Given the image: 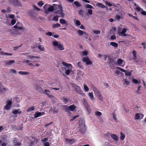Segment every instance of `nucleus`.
I'll return each instance as SVG.
<instances>
[{"label": "nucleus", "mask_w": 146, "mask_h": 146, "mask_svg": "<svg viewBox=\"0 0 146 146\" xmlns=\"http://www.w3.org/2000/svg\"><path fill=\"white\" fill-rule=\"evenodd\" d=\"M96 94L97 96L98 97V98L100 101H102L103 100V97L102 96L101 92H99V93L97 94Z\"/></svg>", "instance_id": "obj_19"}, {"label": "nucleus", "mask_w": 146, "mask_h": 146, "mask_svg": "<svg viewBox=\"0 0 146 146\" xmlns=\"http://www.w3.org/2000/svg\"><path fill=\"white\" fill-rule=\"evenodd\" d=\"M12 113L14 115V116L16 117L17 116L16 115L17 114H19L22 113V111L20 110V109H18L17 110H13Z\"/></svg>", "instance_id": "obj_7"}, {"label": "nucleus", "mask_w": 146, "mask_h": 146, "mask_svg": "<svg viewBox=\"0 0 146 146\" xmlns=\"http://www.w3.org/2000/svg\"><path fill=\"white\" fill-rule=\"evenodd\" d=\"M23 26V25L22 23L19 22H17L15 25L13 27L19 30H23L25 29V28Z\"/></svg>", "instance_id": "obj_5"}, {"label": "nucleus", "mask_w": 146, "mask_h": 146, "mask_svg": "<svg viewBox=\"0 0 146 146\" xmlns=\"http://www.w3.org/2000/svg\"><path fill=\"white\" fill-rule=\"evenodd\" d=\"M143 117V115L142 114H139V113H137L135 115V119L138 120L140 118L141 119H142Z\"/></svg>", "instance_id": "obj_12"}, {"label": "nucleus", "mask_w": 146, "mask_h": 146, "mask_svg": "<svg viewBox=\"0 0 146 146\" xmlns=\"http://www.w3.org/2000/svg\"><path fill=\"white\" fill-rule=\"evenodd\" d=\"M49 143L48 142H45L44 143V146H49Z\"/></svg>", "instance_id": "obj_62"}, {"label": "nucleus", "mask_w": 146, "mask_h": 146, "mask_svg": "<svg viewBox=\"0 0 146 146\" xmlns=\"http://www.w3.org/2000/svg\"><path fill=\"white\" fill-rule=\"evenodd\" d=\"M79 116L78 115H77L75 116H73L72 119H71L70 120V122H72L75 119L79 117Z\"/></svg>", "instance_id": "obj_49"}, {"label": "nucleus", "mask_w": 146, "mask_h": 146, "mask_svg": "<svg viewBox=\"0 0 146 146\" xmlns=\"http://www.w3.org/2000/svg\"><path fill=\"white\" fill-rule=\"evenodd\" d=\"M60 25L58 23L54 24L52 25V27L53 28H57L60 27Z\"/></svg>", "instance_id": "obj_37"}, {"label": "nucleus", "mask_w": 146, "mask_h": 146, "mask_svg": "<svg viewBox=\"0 0 146 146\" xmlns=\"http://www.w3.org/2000/svg\"><path fill=\"white\" fill-rule=\"evenodd\" d=\"M69 99V98H68L65 97H62V101L65 104H66L68 103V100Z\"/></svg>", "instance_id": "obj_24"}, {"label": "nucleus", "mask_w": 146, "mask_h": 146, "mask_svg": "<svg viewBox=\"0 0 146 146\" xmlns=\"http://www.w3.org/2000/svg\"><path fill=\"white\" fill-rule=\"evenodd\" d=\"M44 112H36L35 114V118L39 117L42 115H44L45 114Z\"/></svg>", "instance_id": "obj_10"}, {"label": "nucleus", "mask_w": 146, "mask_h": 146, "mask_svg": "<svg viewBox=\"0 0 146 146\" xmlns=\"http://www.w3.org/2000/svg\"><path fill=\"white\" fill-rule=\"evenodd\" d=\"M142 45L143 46V48L145 49H146V43L145 42H142L141 43Z\"/></svg>", "instance_id": "obj_64"}, {"label": "nucleus", "mask_w": 146, "mask_h": 146, "mask_svg": "<svg viewBox=\"0 0 146 146\" xmlns=\"http://www.w3.org/2000/svg\"><path fill=\"white\" fill-rule=\"evenodd\" d=\"M55 7H53L52 5H50L48 9V10L50 12H52L53 10L56 11Z\"/></svg>", "instance_id": "obj_22"}, {"label": "nucleus", "mask_w": 146, "mask_h": 146, "mask_svg": "<svg viewBox=\"0 0 146 146\" xmlns=\"http://www.w3.org/2000/svg\"><path fill=\"white\" fill-rule=\"evenodd\" d=\"M14 145L15 146H20L21 145V143L17 141L14 142Z\"/></svg>", "instance_id": "obj_41"}, {"label": "nucleus", "mask_w": 146, "mask_h": 146, "mask_svg": "<svg viewBox=\"0 0 146 146\" xmlns=\"http://www.w3.org/2000/svg\"><path fill=\"white\" fill-rule=\"evenodd\" d=\"M28 59H39L40 57L38 56H34L31 55H28L27 56Z\"/></svg>", "instance_id": "obj_14"}, {"label": "nucleus", "mask_w": 146, "mask_h": 146, "mask_svg": "<svg viewBox=\"0 0 146 146\" xmlns=\"http://www.w3.org/2000/svg\"><path fill=\"white\" fill-rule=\"evenodd\" d=\"M75 24L77 26H80L81 25V23L79 21L77 20Z\"/></svg>", "instance_id": "obj_54"}, {"label": "nucleus", "mask_w": 146, "mask_h": 146, "mask_svg": "<svg viewBox=\"0 0 146 146\" xmlns=\"http://www.w3.org/2000/svg\"><path fill=\"white\" fill-rule=\"evenodd\" d=\"M18 73L19 74L23 75H29L30 74V73L27 72L20 71H19Z\"/></svg>", "instance_id": "obj_25"}, {"label": "nucleus", "mask_w": 146, "mask_h": 146, "mask_svg": "<svg viewBox=\"0 0 146 146\" xmlns=\"http://www.w3.org/2000/svg\"><path fill=\"white\" fill-rule=\"evenodd\" d=\"M88 13L90 15H91L92 14V10L91 9H88L87 10Z\"/></svg>", "instance_id": "obj_48"}, {"label": "nucleus", "mask_w": 146, "mask_h": 146, "mask_svg": "<svg viewBox=\"0 0 146 146\" xmlns=\"http://www.w3.org/2000/svg\"><path fill=\"white\" fill-rule=\"evenodd\" d=\"M82 54L83 56H86L88 54V52L87 51L85 50L82 52Z\"/></svg>", "instance_id": "obj_58"}, {"label": "nucleus", "mask_w": 146, "mask_h": 146, "mask_svg": "<svg viewBox=\"0 0 146 146\" xmlns=\"http://www.w3.org/2000/svg\"><path fill=\"white\" fill-rule=\"evenodd\" d=\"M62 64L65 66L64 69H69L71 70L72 68V65L70 64L64 62H62Z\"/></svg>", "instance_id": "obj_8"}, {"label": "nucleus", "mask_w": 146, "mask_h": 146, "mask_svg": "<svg viewBox=\"0 0 146 146\" xmlns=\"http://www.w3.org/2000/svg\"><path fill=\"white\" fill-rule=\"evenodd\" d=\"M65 142L68 143L72 144L75 142V140L74 139H69L68 138H66L65 139Z\"/></svg>", "instance_id": "obj_11"}, {"label": "nucleus", "mask_w": 146, "mask_h": 146, "mask_svg": "<svg viewBox=\"0 0 146 146\" xmlns=\"http://www.w3.org/2000/svg\"><path fill=\"white\" fill-rule=\"evenodd\" d=\"M125 74L126 76H130L131 75V72L130 71L125 72Z\"/></svg>", "instance_id": "obj_45"}, {"label": "nucleus", "mask_w": 146, "mask_h": 146, "mask_svg": "<svg viewBox=\"0 0 146 146\" xmlns=\"http://www.w3.org/2000/svg\"><path fill=\"white\" fill-rule=\"evenodd\" d=\"M84 90L85 92H87L89 90V88L85 84H84Z\"/></svg>", "instance_id": "obj_36"}, {"label": "nucleus", "mask_w": 146, "mask_h": 146, "mask_svg": "<svg viewBox=\"0 0 146 146\" xmlns=\"http://www.w3.org/2000/svg\"><path fill=\"white\" fill-rule=\"evenodd\" d=\"M0 54L1 55H7L9 56H12V54L11 53L4 52L2 51L0 52Z\"/></svg>", "instance_id": "obj_26"}, {"label": "nucleus", "mask_w": 146, "mask_h": 146, "mask_svg": "<svg viewBox=\"0 0 146 146\" xmlns=\"http://www.w3.org/2000/svg\"><path fill=\"white\" fill-rule=\"evenodd\" d=\"M123 80L124 81V84H125L127 85H128L129 84V82L128 81L127 79H125Z\"/></svg>", "instance_id": "obj_47"}, {"label": "nucleus", "mask_w": 146, "mask_h": 146, "mask_svg": "<svg viewBox=\"0 0 146 146\" xmlns=\"http://www.w3.org/2000/svg\"><path fill=\"white\" fill-rule=\"evenodd\" d=\"M115 18L118 20L119 21L121 19V16L117 14L115 16Z\"/></svg>", "instance_id": "obj_52"}, {"label": "nucleus", "mask_w": 146, "mask_h": 146, "mask_svg": "<svg viewBox=\"0 0 146 146\" xmlns=\"http://www.w3.org/2000/svg\"><path fill=\"white\" fill-rule=\"evenodd\" d=\"M77 65L79 67V68L81 69H83L84 68L82 65V63L81 62L79 61L77 63Z\"/></svg>", "instance_id": "obj_31"}, {"label": "nucleus", "mask_w": 146, "mask_h": 146, "mask_svg": "<svg viewBox=\"0 0 146 146\" xmlns=\"http://www.w3.org/2000/svg\"><path fill=\"white\" fill-rule=\"evenodd\" d=\"M76 86V90H78L77 91L79 92L80 94L83 95V96L84 95H85V94L83 92V91L80 89V87L77 86Z\"/></svg>", "instance_id": "obj_15"}, {"label": "nucleus", "mask_w": 146, "mask_h": 146, "mask_svg": "<svg viewBox=\"0 0 146 146\" xmlns=\"http://www.w3.org/2000/svg\"><path fill=\"white\" fill-rule=\"evenodd\" d=\"M52 111L53 112V113H58V109H56V107H54Z\"/></svg>", "instance_id": "obj_40"}, {"label": "nucleus", "mask_w": 146, "mask_h": 146, "mask_svg": "<svg viewBox=\"0 0 146 146\" xmlns=\"http://www.w3.org/2000/svg\"><path fill=\"white\" fill-rule=\"evenodd\" d=\"M116 68L118 70H120L121 71V72H126V71L124 69H123L119 67H117Z\"/></svg>", "instance_id": "obj_50"}, {"label": "nucleus", "mask_w": 146, "mask_h": 146, "mask_svg": "<svg viewBox=\"0 0 146 146\" xmlns=\"http://www.w3.org/2000/svg\"><path fill=\"white\" fill-rule=\"evenodd\" d=\"M86 128L85 125H84L83 127L80 128L79 130V131L82 134H84L85 133L86 131Z\"/></svg>", "instance_id": "obj_13"}, {"label": "nucleus", "mask_w": 146, "mask_h": 146, "mask_svg": "<svg viewBox=\"0 0 146 146\" xmlns=\"http://www.w3.org/2000/svg\"><path fill=\"white\" fill-rule=\"evenodd\" d=\"M95 115L97 116H100L102 114L101 112L96 111L94 112Z\"/></svg>", "instance_id": "obj_33"}, {"label": "nucleus", "mask_w": 146, "mask_h": 146, "mask_svg": "<svg viewBox=\"0 0 146 146\" xmlns=\"http://www.w3.org/2000/svg\"><path fill=\"white\" fill-rule=\"evenodd\" d=\"M111 137L115 140L117 141L118 140V137L116 135L111 134Z\"/></svg>", "instance_id": "obj_20"}, {"label": "nucleus", "mask_w": 146, "mask_h": 146, "mask_svg": "<svg viewBox=\"0 0 146 146\" xmlns=\"http://www.w3.org/2000/svg\"><path fill=\"white\" fill-rule=\"evenodd\" d=\"M38 49L41 51H44L45 50V48L41 45H39L38 46Z\"/></svg>", "instance_id": "obj_35"}, {"label": "nucleus", "mask_w": 146, "mask_h": 146, "mask_svg": "<svg viewBox=\"0 0 146 146\" xmlns=\"http://www.w3.org/2000/svg\"><path fill=\"white\" fill-rule=\"evenodd\" d=\"M123 62V60L119 58L117 60V65H120L122 64Z\"/></svg>", "instance_id": "obj_34"}, {"label": "nucleus", "mask_w": 146, "mask_h": 146, "mask_svg": "<svg viewBox=\"0 0 146 146\" xmlns=\"http://www.w3.org/2000/svg\"><path fill=\"white\" fill-rule=\"evenodd\" d=\"M37 90H38L39 92L40 93H43V94L46 95L47 96H48V97H49L50 98H52V97H53V96L49 94L47 92H48L49 93H50V91L49 90H43L42 88L40 87V86H38L37 88Z\"/></svg>", "instance_id": "obj_3"}, {"label": "nucleus", "mask_w": 146, "mask_h": 146, "mask_svg": "<svg viewBox=\"0 0 146 146\" xmlns=\"http://www.w3.org/2000/svg\"><path fill=\"white\" fill-rule=\"evenodd\" d=\"M35 109V108L34 106H31L28 109L27 111L28 112H29L34 110Z\"/></svg>", "instance_id": "obj_39"}, {"label": "nucleus", "mask_w": 146, "mask_h": 146, "mask_svg": "<svg viewBox=\"0 0 146 146\" xmlns=\"http://www.w3.org/2000/svg\"><path fill=\"white\" fill-rule=\"evenodd\" d=\"M82 61L83 62L86 63V65H92V63L91 61L90 60L88 57H83Z\"/></svg>", "instance_id": "obj_6"}, {"label": "nucleus", "mask_w": 146, "mask_h": 146, "mask_svg": "<svg viewBox=\"0 0 146 146\" xmlns=\"http://www.w3.org/2000/svg\"><path fill=\"white\" fill-rule=\"evenodd\" d=\"M102 56L104 57V59L105 61H106V60L107 58L108 57V55H102Z\"/></svg>", "instance_id": "obj_63"}, {"label": "nucleus", "mask_w": 146, "mask_h": 146, "mask_svg": "<svg viewBox=\"0 0 146 146\" xmlns=\"http://www.w3.org/2000/svg\"><path fill=\"white\" fill-rule=\"evenodd\" d=\"M74 3L75 5L77 7H80L82 6V5L78 1H75Z\"/></svg>", "instance_id": "obj_38"}, {"label": "nucleus", "mask_w": 146, "mask_h": 146, "mask_svg": "<svg viewBox=\"0 0 146 146\" xmlns=\"http://www.w3.org/2000/svg\"><path fill=\"white\" fill-rule=\"evenodd\" d=\"M141 12V13L143 15H146V11L143 10L142 11H138Z\"/></svg>", "instance_id": "obj_51"}, {"label": "nucleus", "mask_w": 146, "mask_h": 146, "mask_svg": "<svg viewBox=\"0 0 146 146\" xmlns=\"http://www.w3.org/2000/svg\"><path fill=\"white\" fill-rule=\"evenodd\" d=\"M133 53L134 56L133 59L135 60L137 58L136 51L135 50H134L133 51Z\"/></svg>", "instance_id": "obj_30"}, {"label": "nucleus", "mask_w": 146, "mask_h": 146, "mask_svg": "<svg viewBox=\"0 0 146 146\" xmlns=\"http://www.w3.org/2000/svg\"><path fill=\"white\" fill-rule=\"evenodd\" d=\"M11 107V106H9L7 104L5 107V108L6 110H9L10 109Z\"/></svg>", "instance_id": "obj_61"}, {"label": "nucleus", "mask_w": 146, "mask_h": 146, "mask_svg": "<svg viewBox=\"0 0 146 146\" xmlns=\"http://www.w3.org/2000/svg\"><path fill=\"white\" fill-rule=\"evenodd\" d=\"M60 23L62 24L66 25H68V23H66V21L63 19H60L59 20Z\"/></svg>", "instance_id": "obj_18"}, {"label": "nucleus", "mask_w": 146, "mask_h": 146, "mask_svg": "<svg viewBox=\"0 0 146 146\" xmlns=\"http://www.w3.org/2000/svg\"><path fill=\"white\" fill-rule=\"evenodd\" d=\"M125 137V135L124 134H123V132H120V138L121 141L123 140L124 139Z\"/></svg>", "instance_id": "obj_27"}, {"label": "nucleus", "mask_w": 146, "mask_h": 146, "mask_svg": "<svg viewBox=\"0 0 146 146\" xmlns=\"http://www.w3.org/2000/svg\"><path fill=\"white\" fill-rule=\"evenodd\" d=\"M38 5L40 6H42L43 5L42 1H40L38 3Z\"/></svg>", "instance_id": "obj_59"}, {"label": "nucleus", "mask_w": 146, "mask_h": 146, "mask_svg": "<svg viewBox=\"0 0 146 146\" xmlns=\"http://www.w3.org/2000/svg\"><path fill=\"white\" fill-rule=\"evenodd\" d=\"M96 6L99 7H101L102 8H104L106 7V6L104 5L103 4L100 3H98L96 4Z\"/></svg>", "instance_id": "obj_17"}, {"label": "nucleus", "mask_w": 146, "mask_h": 146, "mask_svg": "<svg viewBox=\"0 0 146 146\" xmlns=\"http://www.w3.org/2000/svg\"><path fill=\"white\" fill-rule=\"evenodd\" d=\"M5 63L9 65H11L13 63L15 62V60H6L5 61Z\"/></svg>", "instance_id": "obj_16"}, {"label": "nucleus", "mask_w": 146, "mask_h": 146, "mask_svg": "<svg viewBox=\"0 0 146 146\" xmlns=\"http://www.w3.org/2000/svg\"><path fill=\"white\" fill-rule=\"evenodd\" d=\"M77 33L78 34V35H83L84 33L85 34V32H84L82 30L79 29L77 31Z\"/></svg>", "instance_id": "obj_32"}, {"label": "nucleus", "mask_w": 146, "mask_h": 146, "mask_svg": "<svg viewBox=\"0 0 146 146\" xmlns=\"http://www.w3.org/2000/svg\"><path fill=\"white\" fill-rule=\"evenodd\" d=\"M127 30V29L126 28H123L122 31L120 33H125L126 32Z\"/></svg>", "instance_id": "obj_55"}, {"label": "nucleus", "mask_w": 146, "mask_h": 146, "mask_svg": "<svg viewBox=\"0 0 146 146\" xmlns=\"http://www.w3.org/2000/svg\"><path fill=\"white\" fill-rule=\"evenodd\" d=\"M85 7L87 8H90L91 9H93V6H92L91 5L88 4H86V5Z\"/></svg>", "instance_id": "obj_44"}, {"label": "nucleus", "mask_w": 146, "mask_h": 146, "mask_svg": "<svg viewBox=\"0 0 146 146\" xmlns=\"http://www.w3.org/2000/svg\"><path fill=\"white\" fill-rule=\"evenodd\" d=\"M93 32L94 33L96 34H99L100 33V31L99 30H94Z\"/></svg>", "instance_id": "obj_53"}, {"label": "nucleus", "mask_w": 146, "mask_h": 146, "mask_svg": "<svg viewBox=\"0 0 146 146\" xmlns=\"http://www.w3.org/2000/svg\"><path fill=\"white\" fill-rule=\"evenodd\" d=\"M12 2L13 5L15 6H22L21 3L18 0H13Z\"/></svg>", "instance_id": "obj_9"}, {"label": "nucleus", "mask_w": 146, "mask_h": 146, "mask_svg": "<svg viewBox=\"0 0 146 146\" xmlns=\"http://www.w3.org/2000/svg\"><path fill=\"white\" fill-rule=\"evenodd\" d=\"M134 6H136V7L135 8L136 10L137 11H142L143 9L140 7L139 6L137 5L135 3H134Z\"/></svg>", "instance_id": "obj_23"}, {"label": "nucleus", "mask_w": 146, "mask_h": 146, "mask_svg": "<svg viewBox=\"0 0 146 146\" xmlns=\"http://www.w3.org/2000/svg\"><path fill=\"white\" fill-rule=\"evenodd\" d=\"M63 109L65 111L68 113H69L70 111H75V109L76 108V106L74 105L73 104L70 106H69L65 105H64L62 106Z\"/></svg>", "instance_id": "obj_2"}, {"label": "nucleus", "mask_w": 146, "mask_h": 146, "mask_svg": "<svg viewBox=\"0 0 146 146\" xmlns=\"http://www.w3.org/2000/svg\"><path fill=\"white\" fill-rule=\"evenodd\" d=\"M53 19L54 20L56 21H58V15H56L55 16H54Z\"/></svg>", "instance_id": "obj_57"}, {"label": "nucleus", "mask_w": 146, "mask_h": 146, "mask_svg": "<svg viewBox=\"0 0 146 146\" xmlns=\"http://www.w3.org/2000/svg\"><path fill=\"white\" fill-rule=\"evenodd\" d=\"M84 12L82 10H80L78 11L79 14L80 15H83Z\"/></svg>", "instance_id": "obj_56"}, {"label": "nucleus", "mask_w": 146, "mask_h": 146, "mask_svg": "<svg viewBox=\"0 0 146 146\" xmlns=\"http://www.w3.org/2000/svg\"><path fill=\"white\" fill-rule=\"evenodd\" d=\"M132 81L133 83L135 84H137L138 82V80L135 79H133Z\"/></svg>", "instance_id": "obj_60"}, {"label": "nucleus", "mask_w": 146, "mask_h": 146, "mask_svg": "<svg viewBox=\"0 0 146 146\" xmlns=\"http://www.w3.org/2000/svg\"><path fill=\"white\" fill-rule=\"evenodd\" d=\"M93 90L96 94H97L99 93V92H100L99 90L96 88H94L93 89Z\"/></svg>", "instance_id": "obj_43"}, {"label": "nucleus", "mask_w": 146, "mask_h": 146, "mask_svg": "<svg viewBox=\"0 0 146 146\" xmlns=\"http://www.w3.org/2000/svg\"><path fill=\"white\" fill-rule=\"evenodd\" d=\"M53 45L55 46H57L58 49L60 50H63L64 49L62 44H59L58 42L54 41L52 42Z\"/></svg>", "instance_id": "obj_4"}, {"label": "nucleus", "mask_w": 146, "mask_h": 146, "mask_svg": "<svg viewBox=\"0 0 146 146\" xmlns=\"http://www.w3.org/2000/svg\"><path fill=\"white\" fill-rule=\"evenodd\" d=\"M93 90L96 94H97L99 93V92H100L99 90L96 88H94L93 89Z\"/></svg>", "instance_id": "obj_42"}, {"label": "nucleus", "mask_w": 146, "mask_h": 146, "mask_svg": "<svg viewBox=\"0 0 146 146\" xmlns=\"http://www.w3.org/2000/svg\"><path fill=\"white\" fill-rule=\"evenodd\" d=\"M88 96L92 100H93L95 98L94 97V95L92 93H89L88 94Z\"/></svg>", "instance_id": "obj_28"}, {"label": "nucleus", "mask_w": 146, "mask_h": 146, "mask_svg": "<svg viewBox=\"0 0 146 146\" xmlns=\"http://www.w3.org/2000/svg\"><path fill=\"white\" fill-rule=\"evenodd\" d=\"M110 44L115 48H117L118 46V44L117 43L114 42H110Z\"/></svg>", "instance_id": "obj_21"}, {"label": "nucleus", "mask_w": 146, "mask_h": 146, "mask_svg": "<svg viewBox=\"0 0 146 146\" xmlns=\"http://www.w3.org/2000/svg\"><path fill=\"white\" fill-rule=\"evenodd\" d=\"M53 5L55 6L56 8V11H55V13L60 15L62 17H63L64 16V14L63 12V11L62 9V6L61 5L54 4H53Z\"/></svg>", "instance_id": "obj_1"}, {"label": "nucleus", "mask_w": 146, "mask_h": 146, "mask_svg": "<svg viewBox=\"0 0 146 146\" xmlns=\"http://www.w3.org/2000/svg\"><path fill=\"white\" fill-rule=\"evenodd\" d=\"M126 36L127 38H129L130 39H132L133 38V36H132L131 35L128 34H127V35Z\"/></svg>", "instance_id": "obj_46"}, {"label": "nucleus", "mask_w": 146, "mask_h": 146, "mask_svg": "<svg viewBox=\"0 0 146 146\" xmlns=\"http://www.w3.org/2000/svg\"><path fill=\"white\" fill-rule=\"evenodd\" d=\"M65 74L67 75H69L70 73L72 71V69L71 70H70L69 69H65Z\"/></svg>", "instance_id": "obj_29"}]
</instances>
